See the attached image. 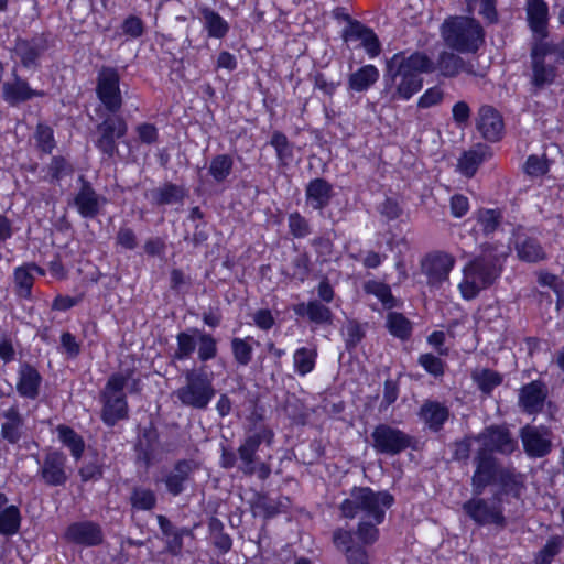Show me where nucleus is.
I'll return each instance as SVG.
<instances>
[{
    "label": "nucleus",
    "mask_w": 564,
    "mask_h": 564,
    "mask_svg": "<svg viewBox=\"0 0 564 564\" xmlns=\"http://www.w3.org/2000/svg\"><path fill=\"white\" fill-rule=\"evenodd\" d=\"M393 497L387 491H373L368 487L352 488L349 498L340 505L345 518H360L356 535L364 544L377 541V525L383 522L386 511L392 506Z\"/></svg>",
    "instance_id": "obj_1"
},
{
    "label": "nucleus",
    "mask_w": 564,
    "mask_h": 564,
    "mask_svg": "<svg viewBox=\"0 0 564 564\" xmlns=\"http://www.w3.org/2000/svg\"><path fill=\"white\" fill-rule=\"evenodd\" d=\"M435 70L434 61L423 52L395 53L388 62L384 78L393 87L392 100H409L423 87L421 74Z\"/></svg>",
    "instance_id": "obj_2"
},
{
    "label": "nucleus",
    "mask_w": 564,
    "mask_h": 564,
    "mask_svg": "<svg viewBox=\"0 0 564 564\" xmlns=\"http://www.w3.org/2000/svg\"><path fill=\"white\" fill-rule=\"evenodd\" d=\"M509 253V248L497 243H487L481 253L467 262L462 272L463 279L458 283L462 297L474 300L478 294L490 288L502 271V263Z\"/></svg>",
    "instance_id": "obj_3"
},
{
    "label": "nucleus",
    "mask_w": 564,
    "mask_h": 564,
    "mask_svg": "<svg viewBox=\"0 0 564 564\" xmlns=\"http://www.w3.org/2000/svg\"><path fill=\"white\" fill-rule=\"evenodd\" d=\"M131 393L140 391V380L133 378L132 371L117 372L109 377L101 392V420L108 426L128 416V402L124 389Z\"/></svg>",
    "instance_id": "obj_4"
},
{
    "label": "nucleus",
    "mask_w": 564,
    "mask_h": 564,
    "mask_svg": "<svg viewBox=\"0 0 564 564\" xmlns=\"http://www.w3.org/2000/svg\"><path fill=\"white\" fill-rule=\"evenodd\" d=\"M445 45L458 53H476L484 43L482 26L473 18L451 17L441 26Z\"/></svg>",
    "instance_id": "obj_5"
},
{
    "label": "nucleus",
    "mask_w": 564,
    "mask_h": 564,
    "mask_svg": "<svg viewBox=\"0 0 564 564\" xmlns=\"http://www.w3.org/2000/svg\"><path fill=\"white\" fill-rule=\"evenodd\" d=\"M273 431L265 426L259 425L251 429L245 441L238 448V456L240 464L238 468L248 476L257 474L259 478L267 479L271 474L269 464L260 462L257 457V452L262 443L271 446L273 442Z\"/></svg>",
    "instance_id": "obj_6"
},
{
    "label": "nucleus",
    "mask_w": 564,
    "mask_h": 564,
    "mask_svg": "<svg viewBox=\"0 0 564 564\" xmlns=\"http://www.w3.org/2000/svg\"><path fill=\"white\" fill-rule=\"evenodd\" d=\"M184 377L185 384L174 392L175 397L183 405L206 409L216 394L212 375L202 366L198 369L186 370Z\"/></svg>",
    "instance_id": "obj_7"
},
{
    "label": "nucleus",
    "mask_w": 564,
    "mask_h": 564,
    "mask_svg": "<svg viewBox=\"0 0 564 564\" xmlns=\"http://www.w3.org/2000/svg\"><path fill=\"white\" fill-rule=\"evenodd\" d=\"M177 347L173 358L175 360H186L192 357L197 349V357L202 362L214 359L217 356V340L208 333L197 328L188 332H181L176 336Z\"/></svg>",
    "instance_id": "obj_8"
},
{
    "label": "nucleus",
    "mask_w": 564,
    "mask_h": 564,
    "mask_svg": "<svg viewBox=\"0 0 564 564\" xmlns=\"http://www.w3.org/2000/svg\"><path fill=\"white\" fill-rule=\"evenodd\" d=\"M372 447L377 453L397 455L411 446L412 437L389 424L377 425L372 433Z\"/></svg>",
    "instance_id": "obj_9"
},
{
    "label": "nucleus",
    "mask_w": 564,
    "mask_h": 564,
    "mask_svg": "<svg viewBox=\"0 0 564 564\" xmlns=\"http://www.w3.org/2000/svg\"><path fill=\"white\" fill-rule=\"evenodd\" d=\"M475 440L480 444L479 452L492 455H510L518 448L517 440L505 425H491L479 433Z\"/></svg>",
    "instance_id": "obj_10"
},
{
    "label": "nucleus",
    "mask_w": 564,
    "mask_h": 564,
    "mask_svg": "<svg viewBox=\"0 0 564 564\" xmlns=\"http://www.w3.org/2000/svg\"><path fill=\"white\" fill-rule=\"evenodd\" d=\"M455 263L456 259L454 256L444 251H435L423 258L421 269L430 286L441 288L448 281L449 273L454 269Z\"/></svg>",
    "instance_id": "obj_11"
},
{
    "label": "nucleus",
    "mask_w": 564,
    "mask_h": 564,
    "mask_svg": "<svg viewBox=\"0 0 564 564\" xmlns=\"http://www.w3.org/2000/svg\"><path fill=\"white\" fill-rule=\"evenodd\" d=\"M119 83V74L112 67H102L98 73L96 93L110 112H117L122 106Z\"/></svg>",
    "instance_id": "obj_12"
},
{
    "label": "nucleus",
    "mask_w": 564,
    "mask_h": 564,
    "mask_svg": "<svg viewBox=\"0 0 564 564\" xmlns=\"http://www.w3.org/2000/svg\"><path fill=\"white\" fill-rule=\"evenodd\" d=\"M66 463L67 457L64 453L50 451L43 456L42 460H39L37 475L47 486H64L69 478Z\"/></svg>",
    "instance_id": "obj_13"
},
{
    "label": "nucleus",
    "mask_w": 564,
    "mask_h": 564,
    "mask_svg": "<svg viewBox=\"0 0 564 564\" xmlns=\"http://www.w3.org/2000/svg\"><path fill=\"white\" fill-rule=\"evenodd\" d=\"M99 138L96 147L108 156H113L118 151L116 141L127 133V123L121 117H109L97 127Z\"/></svg>",
    "instance_id": "obj_14"
},
{
    "label": "nucleus",
    "mask_w": 564,
    "mask_h": 564,
    "mask_svg": "<svg viewBox=\"0 0 564 564\" xmlns=\"http://www.w3.org/2000/svg\"><path fill=\"white\" fill-rule=\"evenodd\" d=\"M476 469L471 477L473 492L481 495L485 488L492 481H496L500 468L497 466L496 458L485 452L477 451L475 456Z\"/></svg>",
    "instance_id": "obj_15"
},
{
    "label": "nucleus",
    "mask_w": 564,
    "mask_h": 564,
    "mask_svg": "<svg viewBox=\"0 0 564 564\" xmlns=\"http://www.w3.org/2000/svg\"><path fill=\"white\" fill-rule=\"evenodd\" d=\"M12 78L2 85V98L11 106L25 102L34 97H43L44 91L31 88L29 83L12 69Z\"/></svg>",
    "instance_id": "obj_16"
},
{
    "label": "nucleus",
    "mask_w": 564,
    "mask_h": 564,
    "mask_svg": "<svg viewBox=\"0 0 564 564\" xmlns=\"http://www.w3.org/2000/svg\"><path fill=\"white\" fill-rule=\"evenodd\" d=\"M465 512L478 524H505L501 509L481 498H473L463 505Z\"/></svg>",
    "instance_id": "obj_17"
},
{
    "label": "nucleus",
    "mask_w": 564,
    "mask_h": 564,
    "mask_svg": "<svg viewBox=\"0 0 564 564\" xmlns=\"http://www.w3.org/2000/svg\"><path fill=\"white\" fill-rule=\"evenodd\" d=\"M82 187L74 197V205L77 212L84 218H94L99 210L106 205L107 199L98 195L89 182L80 177Z\"/></svg>",
    "instance_id": "obj_18"
},
{
    "label": "nucleus",
    "mask_w": 564,
    "mask_h": 564,
    "mask_svg": "<svg viewBox=\"0 0 564 564\" xmlns=\"http://www.w3.org/2000/svg\"><path fill=\"white\" fill-rule=\"evenodd\" d=\"M334 543L336 547L343 551L346 555L348 564H369V555L365 545H358L356 533L345 530H337L334 533Z\"/></svg>",
    "instance_id": "obj_19"
},
{
    "label": "nucleus",
    "mask_w": 564,
    "mask_h": 564,
    "mask_svg": "<svg viewBox=\"0 0 564 564\" xmlns=\"http://www.w3.org/2000/svg\"><path fill=\"white\" fill-rule=\"evenodd\" d=\"M476 126L482 138L488 141H498L503 133V121L500 113L488 105L479 108Z\"/></svg>",
    "instance_id": "obj_20"
},
{
    "label": "nucleus",
    "mask_w": 564,
    "mask_h": 564,
    "mask_svg": "<svg viewBox=\"0 0 564 564\" xmlns=\"http://www.w3.org/2000/svg\"><path fill=\"white\" fill-rule=\"evenodd\" d=\"M520 436L523 448L530 457H543L550 453L552 442L547 431L525 426L521 430Z\"/></svg>",
    "instance_id": "obj_21"
},
{
    "label": "nucleus",
    "mask_w": 564,
    "mask_h": 564,
    "mask_svg": "<svg viewBox=\"0 0 564 564\" xmlns=\"http://www.w3.org/2000/svg\"><path fill=\"white\" fill-rule=\"evenodd\" d=\"M344 37L346 42H360L370 58L377 57L381 52V45L376 33L360 22H351L345 30Z\"/></svg>",
    "instance_id": "obj_22"
},
{
    "label": "nucleus",
    "mask_w": 564,
    "mask_h": 564,
    "mask_svg": "<svg viewBox=\"0 0 564 564\" xmlns=\"http://www.w3.org/2000/svg\"><path fill=\"white\" fill-rule=\"evenodd\" d=\"M527 19L531 31L539 40L547 37L549 7L544 0L525 1Z\"/></svg>",
    "instance_id": "obj_23"
},
{
    "label": "nucleus",
    "mask_w": 564,
    "mask_h": 564,
    "mask_svg": "<svg viewBox=\"0 0 564 564\" xmlns=\"http://www.w3.org/2000/svg\"><path fill=\"white\" fill-rule=\"evenodd\" d=\"M65 539L76 544L94 546L101 543L102 533L96 523L89 521L76 522L67 528Z\"/></svg>",
    "instance_id": "obj_24"
},
{
    "label": "nucleus",
    "mask_w": 564,
    "mask_h": 564,
    "mask_svg": "<svg viewBox=\"0 0 564 564\" xmlns=\"http://www.w3.org/2000/svg\"><path fill=\"white\" fill-rule=\"evenodd\" d=\"M435 69H438L441 76L446 78L456 77L460 73L477 75L470 62H466L463 57L449 51L440 53L435 63Z\"/></svg>",
    "instance_id": "obj_25"
},
{
    "label": "nucleus",
    "mask_w": 564,
    "mask_h": 564,
    "mask_svg": "<svg viewBox=\"0 0 564 564\" xmlns=\"http://www.w3.org/2000/svg\"><path fill=\"white\" fill-rule=\"evenodd\" d=\"M42 377L31 365L24 362L18 371L17 391L26 399L34 400L39 397Z\"/></svg>",
    "instance_id": "obj_26"
},
{
    "label": "nucleus",
    "mask_w": 564,
    "mask_h": 564,
    "mask_svg": "<svg viewBox=\"0 0 564 564\" xmlns=\"http://www.w3.org/2000/svg\"><path fill=\"white\" fill-rule=\"evenodd\" d=\"M332 195L333 187L324 178L312 180L305 188L306 204L316 210L325 208L329 204Z\"/></svg>",
    "instance_id": "obj_27"
},
{
    "label": "nucleus",
    "mask_w": 564,
    "mask_h": 564,
    "mask_svg": "<svg viewBox=\"0 0 564 564\" xmlns=\"http://www.w3.org/2000/svg\"><path fill=\"white\" fill-rule=\"evenodd\" d=\"M490 155L489 148L486 144L478 143L462 154L458 160V170L463 175L471 177Z\"/></svg>",
    "instance_id": "obj_28"
},
{
    "label": "nucleus",
    "mask_w": 564,
    "mask_h": 564,
    "mask_svg": "<svg viewBox=\"0 0 564 564\" xmlns=\"http://www.w3.org/2000/svg\"><path fill=\"white\" fill-rule=\"evenodd\" d=\"M514 249L518 258L528 263H536L546 260L547 253L536 238L518 236Z\"/></svg>",
    "instance_id": "obj_29"
},
{
    "label": "nucleus",
    "mask_w": 564,
    "mask_h": 564,
    "mask_svg": "<svg viewBox=\"0 0 564 564\" xmlns=\"http://www.w3.org/2000/svg\"><path fill=\"white\" fill-rule=\"evenodd\" d=\"M545 398L546 391L543 383L532 381L521 389L519 404L525 412L532 414L542 410Z\"/></svg>",
    "instance_id": "obj_30"
},
{
    "label": "nucleus",
    "mask_w": 564,
    "mask_h": 564,
    "mask_svg": "<svg viewBox=\"0 0 564 564\" xmlns=\"http://www.w3.org/2000/svg\"><path fill=\"white\" fill-rule=\"evenodd\" d=\"M33 272H36L40 275L44 274V270L34 263L24 264L14 269L13 280L18 296L23 299H29L31 296L34 283Z\"/></svg>",
    "instance_id": "obj_31"
},
{
    "label": "nucleus",
    "mask_w": 564,
    "mask_h": 564,
    "mask_svg": "<svg viewBox=\"0 0 564 564\" xmlns=\"http://www.w3.org/2000/svg\"><path fill=\"white\" fill-rule=\"evenodd\" d=\"M196 468L193 460H180L173 470L165 477V486L170 494L177 496L184 490V482L187 481L192 471Z\"/></svg>",
    "instance_id": "obj_32"
},
{
    "label": "nucleus",
    "mask_w": 564,
    "mask_h": 564,
    "mask_svg": "<svg viewBox=\"0 0 564 564\" xmlns=\"http://www.w3.org/2000/svg\"><path fill=\"white\" fill-rule=\"evenodd\" d=\"M2 416L6 421L1 425V437L10 444L18 443L21 438V427L23 425L19 408L17 405L10 406L3 411Z\"/></svg>",
    "instance_id": "obj_33"
},
{
    "label": "nucleus",
    "mask_w": 564,
    "mask_h": 564,
    "mask_svg": "<svg viewBox=\"0 0 564 564\" xmlns=\"http://www.w3.org/2000/svg\"><path fill=\"white\" fill-rule=\"evenodd\" d=\"M448 409L435 401H426L421 410L420 417L432 430L438 431L448 419Z\"/></svg>",
    "instance_id": "obj_34"
},
{
    "label": "nucleus",
    "mask_w": 564,
    "mask_h": 564,
    "mask_svg": "<svg viewBox=\"0 0 564 564\" xmlns=\"http://www.w3.org/2000/svg\"><path fill=\"white\" fill-rule=\"evenodd\" d=\"M379 69L373 65H365L348 77V88L361 93L368 90L378 79Z\"/></svg>",
    "instance_id": "obj_35"
},
{
    "label": "nucleus",
    "mask_w": 564,
    "mask_h": 564,
    "mask_svg": "<svg viewBox=\"0 0 564 564\" xmlns=\"http://www.w3.org/2000/svg\"><path fill=\"white\" fill-rule=\"evenodd\" d=\"M317 350L315 348L301 347L293 354L294 371L304 377L312 372L315 368Z\"/></svg>",
    "instance_id": "obj_36"
},
{
    "label": "nucleus",
    "mask_w": 564,
    "mask_h": 564,
    "mask_svg": "<svg viewBox=\"0 0 564 564\" xmlns=\"http://www.w3.org/2000/svg\"><path fill=\"white\" fill-rule=\"evenodd\" d=\"M200 13L204 26L210 37L221 39L227 34L229 25L217 12L209 8H203Z\"/></svg>",
    "instance_id": "obj_37"
},
{
    "label": "nucleus",
    "mask_w": 564,
    "mask_h": 564,
    "mask_svg": "<svg viewBox=\"0 0 564 564\" xmlns=\"http://www.w3.org/2000/svg\"><path fill=\"white\" fill-rule=\"evenodd\" d=\"M185 191L175 184H164L151 192L152 200L158 205L176 204L183 200Z\"/></svg>",
    "instance_id": "obj_38"
},
{
    "label": "nucleus",
    "mask_w": 564,
    "mask_h": 564,
    "mask_svg": "<svg viewBox=\"0 0 564 564\" xmlns=\"http://www.w3.org/2000/svg\"><path fill=\"white\" fill-rule=\"evenodd\" d=\"M22 516L20 509L10 505L0 513V534L12 536L15 535L21 528Z\"/></svg>",
    "instance_id": "obj_39"
},
{
    "label": "nucleus",
    "mask_w": 564,
    "mask_h": 564,
    "mask_svg": "<svg viewBox=\"0 0 564 564\" xmlns=\"http://www.w3.org/2000/svg\"><path fill=\"white\" fill-rule=\"evenodd\" d=\"M58 440L70 449L75 459H78L84 452V441L79 434L66 425L57 426Z\"/></svg>",
    "instance_id": "obj_40"
},
{
    "label": "nucleus",
    "mask_w": 564,
    "mask_h": 564,
    "mask_svg": "<svg viewBox=\"0 0 564 564\" xmlns=\"http://www.w3.org/2000/svg\"><path fill=\"white\" fill-rule=\"evenodd\" d=\"M234 160L228 154H219L212 159L208 172L215 182L221 183L231 174Z\"/></svg>",
    "instance_id": "obj_41"
},
{
    "label": "nucleus",
    "mask_w": 564,
    "mask_h": 564,
    "mask_svg": "<svg viewBox=\"0 0 564 564\" xmlns=\"http://www.w3.org/2000/svg\"><path fill=\"white\" fill-rule=\"evenodd\" d=\"M14 53L20 58L21 64L25 68H32L36 66V61L41 54V48L33 42L19 40L15 44Z\"/></svg>",
    "instance_id": "obj_42"
},
{
    "label": "nucleus",
    "mask_w": 564,
    "mask_h": 564,
    "mask_svg": "<svg viewBox=\"0 0 564 564\" xmlns=\"http://www.w3.org/2000/svg\"><path fill=\"white\" fill-rule=\"evenodd\" d=\"M505 492L519 496L523 487L522 476L510 468H500L496 478Z\"/></svg>",
    "instance_id": "obj_43"
},
{
    "label": "nucleus",
    "mask_w": 564,
    "mask_h": 564,
    "mask_svg": "<svg viewBox=\"0 0 564 564\" xmlns=\"http://www.w3.org/2000/svg\"><path fill=\"white\" fill-rule=\"evenodd\" d=\"M302 312H305L310 321L316 324L329 323L332 321L330 310L318 301H311L306 305L301 304L296 313L302 314Z\"/></svg>",
    "instance_id": "obj_44"
},
{
    "label": "nucleus",
    "mask_w": 564,
    "mask_h": 564,
    "mask_svg": "<svg viewBox=\"0 0 564 564\" xmlns=\"http://www.w3.org/2000/svg\"><path fill=\"white\" fill-rule=\"evenodd\" d=\"M564 546V538L552 535L545 545L536 553L534 564H551L554 557L560 554Z\"/></svg>",
    "instance_id": "obj_45"
},
{
    "label": "nucleus",
    "mask_w": 564,
    "mask_h": 564,
    "mask_svg": "<svg viewBox=\"0 0 564 564\" xmlns=\"http://www.w3.org/2000/svg\"><path fill=\"white\" fill-rule=\"evenodd\" d=\"M387 327L391 335L400 339H406L412 330L410 321L402 314L395 312L388 314Z\"/></svg>",
    "instance_id": "obj_46"
},
{
    "label": "nucleus",
    "mask_w": 564,
    "mask_h": 564,
    "mask_svg": "<svg viewBox=\"0 0 564 564\" xmlns=\"http://www.w3.org/2000/svg\"><path fill=\"white\" fill-rule=\"evenodd\" d=\"M475 217L480 230L485 235H489L498 229L502 215L498 209H479Z\"/></svg>",
    "instance_id": "obj_47"
},
{
    "label": "nucleus",
    "mask_w": 564,
    "mask_h": 564,
    "mask_svg": "<svg viewBox=\"0 0 564 564\" xmlns=\"http://www.w3.org/2000/svg\"><path fill=\"white\" fill-rule=\"evenodd\" d=\"M364 289L368 294L375 295L386 308H392L395 306V299L393 297L389 285L378 281H368L365 283Z\"/></svg>",
    "instance_id": "obj_48"
},
{
    "label": "nucleus",
    "mask_w": 564,
    "mask_h": 564,
    "mask_svg": "<svg viewBox=\"0 0 564 564\" xmlns=\"http://www.w3.org/2000/svg\"><path fill=\"white\" fill-rule=\"evenodd\" d=\"M130 500L132 507L138 510H151L156 503L155 494L147 488H134Z\"/></svg>",
    "instance_id": "obj_49"
},
{
    "label": "nucleus",
    "mask_w": 564,
    "mask_h": 564,
    "mask_svg": "<svg viewBox=\"0 0 564 564\" xmlns=\"http://www.w3.org/2000/svg\"><path fill=\"white\" fill-rule=\"evenodd\" d=\"M474 380L481 391L489 393L495 387L500 384L501 377L492 370L482 369L474 373Z\"/></svg>",
    "instance_id": "obj_50"
},
{
    "label": "nucleus",
    "mask_w": 564,
    "mask_h": 564,
    "mask_svg": "<svg viewBox=\"0 0 564 564\" xmlns=\"http://www.w3.org/2000/svg\"><path fill=\"white\" fill-rule=\"evenodd\" d=\"M554 78V70L552 67L545 66L543 62L536 57L533 56V78L532 83L538 86L542 87L545 84H549Z\"/></svg>",
    "instance_id": "obj_51"
},
{
    "label": "nucleus",
    "mask_w": 564,
    "mask_h": 564,
    "mask_svg": "<svg viewBox=\"0 0 564 564\" xmlns=\"http://www.w3.org/2000/svg\"><path fill=\"white\" fill-rule=\"evenodd\" d=\"M231 349L235 360L241 365L247 366L252 358V347L246 339L234 338L231 340Z\"/></svg>",
    "instance_id": "obj_52"
},
{
    "label": "nucleus",
    "mask_w": 564,
    "mask_h": 564,
    "mask_svg": "<svg viewBox=\"0 0 564 564\" xmlns=\"http://www.w3.org/2000/svg\"><path fill=\"white\" fill-rule=\"evenodd\" d=\"M289 228L295 238H304L311 232L308 221L297 212L289 215Z\"/></svg>",
    "instance_id": "obj_53"
},
{
    "label": "nucleus",
    "mask_w": 564,
    "mask_h": 564,
    "mask_svg": "<svg viewBox=\"0 0 564 564\" xmlns=\"http://www.w3.org/2000/svg\"><path fill=\"white\" fill-rule=\"evenodd\" d=\"M37 147L45 153H51L55 147L53 130L43 124H39L35 132Z\"/></svg>",
    "instance_id": "obj_54"
},
{
    "label": "nucleus",
    "mask_w": 564,
    "mask_h": 564,
    "mask_svg": "<svg viewBox=\"0 0 564 564\" xmlns=\"http://www.w3.org/2000/svg\"><path fill=\"white\" fill-rule=\"evenodd\" d=\"M444 98V91L441 87L434 86L424 91L417 100L419 108H430L438 105Z\"/></svg>",
    "instance_id": "obj_55"
},
{
    "label": "nucleus",
    "mask_w": 564,
    "mask_h": 564,
    "mask_svg": "<svg viewBox=\"0 0 564 564\" xmlns=\"http://www.w3.org/2000/svg\"><path fill=\"white\" fill-rule=\"evenodd\" d=\"M419 364L424 368L425 371L433 376H442L444 373V364L443 361L432 355V354H423L419 357Z\"/></svg>",
    "instance_id": "obj_56"
},
{
    "label": "nucleus",
    "mask_w": 564,
    "mask_h": 564,
    "mask_svg": "<svg viewBox=\"0 0 564 564\" xmlns=\"http://www.w3.org/2000/svg\"><path fill=\"white\" fill-rule=\"evenodd\" d=\"M547 163L538 155H530L525 162L524 171L531 176H541L547 172Z\"/></svg>",
    "instance_id": "obj_57"
},
{
    "label": "nucleus",
    "mask_w": 564,
    "mask_h": 564,
    "mask_svg": "<svg viewBox=\"0 0 564 564\" xmlns=\"http://www.w3.org/2000/svg\"><path fill=\"white\" fill-rule=\"evenodd\" d=\"M271 145L275 149L280 159H286L292 155V150L286 137L283 133L275 132L271 138Z\"/></svg>",
    "instance_id": "obj_58"
},
{
    "label": "nucleus",
    "mask_w": 564,
    "mask_h": 564,
    "mask_svg": "<svg viewBox=\"0 0 564 564\" xmlns=\"http://www.w3.org/2000/svg\"><path fill=\"white\" fill-rule=\"evenodd\" d=\"M122 31L130 37H139L143 34L144 26L140 18L131 15L122 23Z\"/></svg>",
    "instance_id": "obj_59"
},
{
    "label": "nucleus",
    "mask_w": 564,
    "mask_h": 564,
    "mask_svg": "<svg viewBox=\"0 0 564 564\" xmlns=\"http://www.w3.org/2000/svg\"><path fill=\"white\" fill-rule=\"evenodd\" d=\"M50 172L53 178L61 180L63 176L72 172V166L66 162L64 158L54 156L50 164Z\"/></svg>",
    "instance_id": "obj_60"
},
{
    "label": "nucleus",
    "mask_w": 564,
    "mask_h": 564,
    "mask_svg": "<svg viewBox=\"0 0 564 564\" xmlns=\"http://www.w3.org/2000/svg\"><path fill=\"white\" fill-rule=\"evenodd\" d=\"M469 209L468 198L462 194H456L451 198V212L456 218H460Z\"/></svg>",
    "instance_id": "obj_61"
},
{
    "label": "nucleus",
    "mask_w": 564,
    "mask_h": 564,
    "mask_svg": "<svg viewBox=\"0 0 564 564\" xmlns=\"http://www.w3.org/2000/svg\"><path fill=\"white\" fill-rule=\"evenodd\" d=\"M117 243L124 249L132 250L137 247V236L131 228L122 227L117 234Z\"/></svg>",
    "instance_id": "obj_62"
},
{
    "label": "nucleus",
    "mask_w": 564,
    "mask_h": 564,
    "mask_svg": "<svg viewBox=\"0 0 564 564\" xmlns=\"http://www.w3.org/2000/svg\"><path fill=\"white\" fill-rule=\"evenodd\" d=\"M452 115L458 126L466 124L470 117V108L465 101H458L453 106Z\"/></svg>",
    "instance_id": "obj_63"
},
{
    "label": "nucleus",
    "mask_w": 564,
    "mask_h": 564,
    "mask_svg": "<svg viewBox=\"0 0 564 564\" xmlns=\"http://www.w3.org/2000/svg\"><path fill=\"white\" fill-rule=\"evenodd\" d=\"M294 272L293 275L303 281L310 272V260L306 254H300L293 260Z\"/></svg>",
    "instance_id": "obj_64"
}]
</instances>
